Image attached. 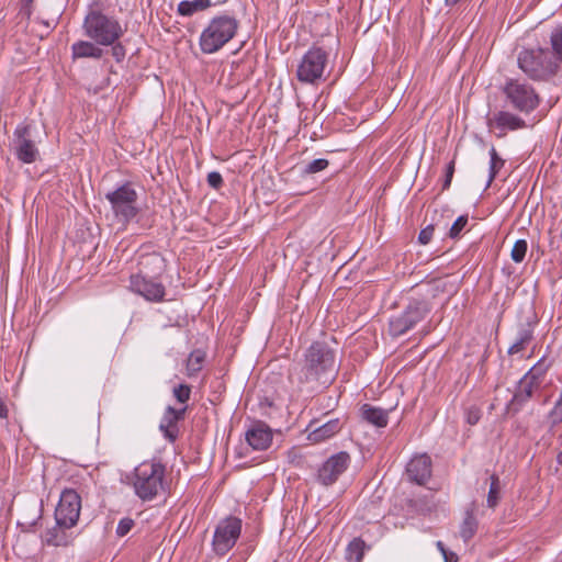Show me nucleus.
<instances>
[{"mask_svg": "<svg viewBox=\"0 0 562 562\" xmlns=\"http://www.w3.org/2000/svg\"><path fill=\"white\" fill-rule=\"evenodd\" d=\"M313 341L303 352V358L295 363L291 378L296 382L301 392L308 394L329 387L336 380L340 363L337 360L336 340Z\"/></svg>", "mask_w": 562, "mask_h": 562, "instance_id": "1", "label": "nucleus"}, {"mask_svg": "<svg viewBox=\"0 0 562 562\" xmlns=\"http://www.w3.org/2000/svg\"><path fill=\"white\" fill-rule=\"evenodd\" d=\"M131 483L140 501L150 502L165 491L166 465L157 459L143 461L134 469Z\"/></svg>", "mask_w": 562, "mask_h": 562, "instance_id": "2", "label": "nucleus"}, {"mask_svg": "<svg viewBox=\"0 0 562 562\" xmlns=\"http://www.w3.org/2000/svg\"><path fill=\"white\" fill-rule=\"evenodd\" d=\"M518 68L533 81H549L560 71L557 58L544 47H528L517 55Z\"/></svg>", "mask_w": 562, "mask_h": 562, "instance_id": "3", "label": "nucleus"}, {"mask_svg": "<svg viewBox=\"0 0 562 562\" xmlns=\"http://www.w3.org/2000/svg\"><path fill=\"white\" fill-rule=\"evenodd\" d=\"M82 30L87 37L102 46L113 45L124 33L115 18L109 16L98 9H91L87 13Z\"/></svg>", "mask_w": 562, "mask_h": 562, "instance_id": "4", "label": "nucleus"}, {"mask_svg": "<svg viewBox=\"0 0 562 562\" xmlns=\"http://www.w3.org/2000/svg\"><path fill=\"white\" fill-rule=\"evenodd\" d=\"M239 22L228 14L214 16L200 36V48L204 54H214L227 44L238 30Z\"/></svg>", "mask_w": 562, "mask_h": 562, "instance_id": "5", "label": "nucleus"}, {"mask_svg": "<svg viewBox=\"0 0 562 562\" xmlns=\"http://www.w3.org/2000/svg\"><path fill=\"white\" fill-rule=\"evenodd\" d=\"M328 57L329 53L325 48L317 45L311 46L297 65V80L302 83L317 85L324 79Z\"/></svg>", "mask_w": 562, "mask_h": 562, "instance_id": "6", "label": "nucleus"}, {"mask_svg": "<svg viewBox=\"0 0 562 562\" xmlns=\"http://www.w3.org/2000/svg\"><path fill=\"white\" fill-rule=\"evenodd\" d=\"M105 199L110 202L114 216L124 224L130 223L138 214V194L131 182L108 192Z\"/></svg>", "mask_w": 562, "mask_h": 562, "instance_id": "7", "label": "nucleus"}, {"mask_svg": "<svg viewBox=\"0 0 562 562\" xmlns=\"http://www.w3.org/2000/svg\"><path fill=\"white\" fill-rule=\"evenodd\" d=\"M503 93L513 109L521 113H531L540 104V97L536 89L518 79H509L506 81Z\"/></svg>", "mask_w": 562, "mask_h": 562, "instance_id": "8", "label": "nucleus"}, {"mask_svg": "<svg viewBox=\"0 0 562 562\" xmlns=\"http://www.w3.org/2000/svg\"><path fill=\"white\" fill-rule=\"evenodd\" d=\"M430 312L429 303L425 300H412L405 310L393 316L389 323V331L393 337H400L413 329Z\"/></svg>", "mask_w": 562, "mask_h": 562, "instance_id": "9", "label": "nucleus"}, {"mask_svg": "<svg viewBox=\"0 0 562 562\" xmlns=\"http://www.w3.org/2000/svg\"><path fill=\"white\" fill-rule=\"evenodd\" d=\"M241 527V519L235 516H228L217 524L212 540L216 555L224 557L234 548L240 537Z\"/></svg>", "mask_w": 562, "mask_h": 562, "instance_id": "10", "label": "nucleus"}, {"mask_svg": "<svg viewBox=\"0 0 562 562\" xmlns=\"http://www.w3.org/2000/svg\"><path fill=\"white\" fill-rule=\"evenodd\" d=\"M81 510V496L74 488H65L55 509V521L60 526H76Z\"/></svg>", "mask_w": 562, "mask_h": 562, "instance_id": "11", "label": "nucleus"}, {"mask_svg": "<svg viewBox=\"0 0 562 562\" xmlns=\"http://www.w3.org/2000/svg\"><path fill=\"white\" fill-rule=\"evenodd\" d=\"M128 289L142 296L144 300L153 303H159L165 300L166 288L158 281V278L131 274Z\"/></svg>", "mask_w": 562, "mask_h": 562, "instance_id": "12", "label": "nucleus"}, {"mask_svg": "<svg viewBox=\"0 0 562 562\" xmlns=\"http://www.w3.org/2000/svg\"><path fill=\"white\" fill-rule=\"evenodd\" d=\"M350 456L340 451L329 457L318 469L316 480L323 486L336 483L339 476L348 469Z\"/></svg>", "mask_w": 562, "mask_h": 562, "instance_id": "13", "label": "nucleus"}, {"mask_svg": "<svg viewBox=\"0 0 562 562\" xmlns=\"http://www.w3.org/2000/svg\"><path fill=\"white\" fill-rule=\"evenodd\" d=\"M13 144L15 156L24 164H33L40 156L38 148L32 139L31 126L21 124L14 130Z\"/></svg>", "mask_w": 562, "mask_h": 562, "instance_id": "14", "label": "nucleus"}, {"mask_svg": "<svg viewBox=\"0 0 562 562\" xmlns=\"http://www.w3.org/2000/svg\"><path fill=\"white\" fill-rule=\"evenodd\" d=\"M137 267L135 274L159 279L166 270V260L159 252H146L138 257Z\"/></svg>", "mask_w": 562, "mask_h": 562, "instance_id": "15", "label": "nucleus"}, {"mask_svg": "<svg viewBox=\"0 0 562 562\" xmlns=\"http://www.w3.org/2000/svg\"><path fill=\"white\" fill-rule=\"evenodd\" d=\"M537 324V316L532 315L518 325L517 337L507 351L509 356L522 352L530 345L533 340V331Z\"/></svg>", "mask_w": 562, "mask_h": 562, "instance_id": "16", "label": "nucleus"}, {"mask_svg": "<svg viewBox=\"0 0 562 562\" xmlns=\"http://www.w3.org/2000/svg\"><path fill=\"white\" fill-rule=\"evenodd\" d=\"M273 432L268 424H252L245 432L247 443L254 450H267L272 442Z\"/></svg>", "mask_w": 562, "mask_h": 562, "instance_id": "17", "label": "nucleus"}, {"mask_svg": "<svg viewBox=\"0 0 562 562\" xmlns=\"http://www.w3.org/2000/svg\"><path fill=\"white\" fill-rule=\"evenodd\" d=\"M487 125L490 128H497L501 131L498 136H504L506 131H516L526 127V122L518 115L507 112L498 111L488 119Z\"/></svg>", "mask_w": 562, "mask_h": 562, "instance_id": "18", "label": "nucleus"}, {"mask_svg": "<svg viewBox=\"0 0 562 562\" xmlns=\"http://www.w3.org/2000/svg\"><path fill=\"white\" fill-rule=\"evenodd\" d=\"M406 471L412 481L423 485L431 476V459L427 454L415 457L408 462Z\"/></svg>", "mask_w": 562, "mask_h": 562, "instance_id": "19", "label": "nucleus"}, {"mask_svg": "<svg viewBox=\"0 0 562 562\" xmlns=\"http://www.w3.org/2000/svg\"><path fill=\"white\" fill-rule=\"evenodd\" d=\"M74 526H60L58 521L53 528L47 529L43 535V541L47 546L67 547L72 542L70 530Z\"/></svg>", "mask_w": 562, "mask_h": 562, "instance_id": "20", "label": "nucleus"}, {"mask_svg": "<svg viewBox=\"0 0 562 562\" xmlns=\"http://www.w3.org/2000/svg\"><path fill=\"white\" fill-rule=\"evenodd\" d=\"M101 45L94 41H78L71 45V57L74 60L80 58L100 59L103 57V49Z\"/></svg>", "mask_w": 562, "mask_h": 562, "instance_id": "21", "label": "nucleus"}, {"mask_svg": "<svg viewBox=\"0 0 562 562\" xmlns=\"http://www.w3.org/2000/svg\"><path fill=\"white\" fill-rule=\"evenodd\" d=\"M539 386L540 384L538 383V381H535L533 379L525 374L517 385V390L510 402V409L516 411L519 405H521L524 402L531 397L533 391Z\"/></svg>", "mask_w": 562, "mask_h": 562, "instance_id": "22", "label": "nucleus"}, {"mask_svg": "<svg viewBox=\"0 0 562 562\" xmlns=\"http://www.w3.org/2000/svg\"><path fill=\"white\" fill-rule=\"evenodd\" d=\"M206 359V352L202 349H194L186 360V374L189 378L196 376L203 369Z\"/></svg>", "mask_w": 562, "mask_h": 562, "instance_id": "23", "label": "nucleus"}, {"mask_svg": "<svg viewBox=\"0 0 562 562\" xmlns=\"http://www.w3.org/2000/svg\"><path fill=\"white\" fill-rule=\"evenodd\" d=\"M393 408H383L371 404H363L360 408L361 418L364 422H387Z\"/></svg>", "mask_w": 562, "mask_h": 562, "instance_id": "24", "label": "nucleus"}, {"mask_svg": "<svg viewBox=\"0 0 562 562\" xmlns=\"http://www.w3.org/2000/svg\"><path fill=\"white\" fill-rule=\"evenodd\" d=\"M211 5V0H184L178 4L177 13L182 16H191L196 12L209 9Z\"/></svg>", "mask_w": 562, "mask_h": 562, "instance_id": "25", "label": "nucleus"}, {"mask_svg": "<svg viewBox=\"0 0 562 562\" xmlns=\"http://www.w3.org/2000/svg\"><path fill=\"white\" fill-rule=\"evenodd\" d=\"M339 424H322V426L314 429L307 435V439L312 443H319L331 438L334 435L339 432Z\"/></svg>", "mask_w": 562, "mask_h": 562, "instance_id": "26", "label": "nucleus"}, {"mask_svg": "<svg viewBox=\"0 0 562 562\" xmlns=\"http://www.w3.org/2000/svg\"><path fill=\"white\" fill-rule=\"evenodd\" d=\"M477 530V520L474 516V509L469 508L465 510V516L460 526V536L467 542L472 539Z\"/></svg>", "mask_w": 562, "mask_h": 562, "instance_id": "27", "label": "nucleus"}, {"mask_svg": "<svg viewBox=\"0 0 562 562\" xmlns=\"http://www.w3.org/2000/svg\"><path fill=\"white\" fill-rule=\"evenodd\" d=\"M367 548L364 540L361 538L352 539L346 549V560L349 562H361Z\"/></svg>", "mask_w": 562, "mask_h": 562, "instance_id": "28", "label": "nucleus"}, {"mask_svg": "<svg viewBox=\"0 0 562 562\" xmlns=\"http://www.w3.org/2000/svg\"><path fill=\"white\" fill-rule=\"evenodd\" d=\"M550 53L557 58L559 66L562 64V25L555 26L550 33Z\"/></svg>", "mask_w": 562, "mask_h": 562, "instance_id": "29", "label": "nucleus"}, {"mask_svg": "<svg viewBox=\"0 0 562 562\" xmlns=\"http://www.w3.org/2000/svg\"><path fill=\"white\" fill-rule=\"evenodd\" d=\"M501 498V481L497 474L491 475V484L487 494V506L495 508Z\"/></svg>", "mask_w": 562, "mask_h": 562, "instance_id": "30", "label": "nucleus"}, {"mask_svg": "<svg viewBox=\"0 0 562 562\" xmlns=\"http://www.w3.org/2000/svg\"><path fill=\"white\" fill-rule=\"evenodd\" d=\"M552 362L542 357L526 374L540 384Z\"/></svg>", "mask_w": 562, "mask_h": 562, "instance_id": "31", "label": "nucleus"}, {"mask_svg": "<svg viewBox=\"0 0 562 562\" xmlns=\"http://www.w3.org/2000/svg\"><path fill=\"white\" fill-rule=\"evenodd\" d=\"M490 155H491V164H490V175H488L487 187L493 182V180L496 178L498 171L505 165V160L498 156V154L494 147L491 148Z\"/></svg>", "mask_w": 562, "mask_h": 562, "instance_id": "32", "label": "nucleus"}, {"mask_svg": "<svg viewBox=\"0 0 562 562\" xmlns=\"http://www.w3.org/2000/svg\"><path fill=\"white\" fill-rule=\"evenodd\" d=\"M527 249L528 244L526 239L516 240L510 251L512 260L516 263L522 262L526 257Z\"/></svg>", "mask_w": 562, "mask_h": 562, "instance_id": "33", "label": "nucleus"}, {"mask_svg": "<svg viewBox=\"0 0 562 562\" xmlns=\"http://www.w3.org/2000/svg\"><path fill=\"white\" fill-rule=\"evenodd\" d=\"M328 165L329 161L325 158L314 159L304 167L303 172L306 175H313L325 170L328 167Z\"/></svg>", "mask_w": 562, "mask_h": 562, "instance_id": "34", "label": "nucleus"}, {"mask_svg": "<svg viewBox=\"0 0 562 562\" xmlns=\"http://www.w3.org/2000/svg\"><path fill=\"white\" fill-rule=\"evenodd\" d=\"M469 222L468 215H460L452 224L450 231H449V237L452 239L459 238L461 235V232L467 226Z\"/></svg>", "mask_w": 562, "mask_h": 562, "instance_id": "35", "label": "nucleus"}, {"mask_svg": "<svg viewBox=\"0 0 562 562\" xmlns=\"http://www.w3.org/2000/svg\"><path fill=\"white\" fill-rule=\"evenodd\" d=\"M159 429L170 442H175L180 434L178 424H159Z\"/></svg>", "mask_w": 562, "mask_h": 562, "instance_id": "36", "label": "nucleus"}, {"mask_svg": "<svg viewBox=\"0 0 562 562\" xmlns=\"http://www.w3.org/2000/svg\"><path fill=\"white\" fill-rule=\"evenodd\" d=\"M172 393L179 403L184 404L190 398L191 386L188 384H179L173 387Z\"/></svg>", "mask_w": 562, "mask_h": 562, "instance_id": "37", "label": "nucleus"}, {"mask_svg": "<svg viewBox=\"0 0 562 562\" xmlns=\"http://www.w3.org/2000/svg\"><path fill=\"white\" fill-rule=\"evenodd\" d=\"M186 407L183 408H173L171 406L167 407L165 419L166 422H180L184 419Z\"/></svg>", "mask_w": 562, "mask_h": 562, "instance_id": "38", "label": "nucleus"}, {"mask_svg": "<svg viewBox=\"0 0 562 562\" xmlns=\"http://www.w3.org/2000/svg\"><path fill=\"white\" fill-rule=\"evenodd\" d=\"M134 525H135V522L132 518H130V517L122 518L117 524L116 535L119 537L126 536L132 530Z\"/></svg>", "mask_w": 562, "mask_h": 562, "instance_id": "39", "label": "nucleus"}, {"mask_svg": "<svg viewBox=\"0 0 562 562\" xmlns=\"http://www.w3.org/2000/svg\"><path fill=\"white\" fill-rule=\"evenodd\" d=\"M456 168V160L452 159L446 167L445 178L442 182L441 191H446L450 188Z\"/></svg>", "mask_w": 562, "mask_h": 562, "instance_id": "40", "label": "nucleus"}, {"mask_svg": "<svg viewBox=\"0 0 562 562\" xmlns=\"http://www.w3.org/2000/svg\"><path fill=\"white\" fill-rule=\"evenodd\" d=\"M206 180H207V184L211 188L216 189V190H218L224 183L222 175L217 171L210 172L207 175Z\"/></svg>", "mask_w": 562, "mask_h": 562, "instance_id": "41", "label": "nucleus"}, {"mask_svg": "<svg viewBox=\"0 0 562 562\" xmlns=\"http://www.w3.org/2000/svg\"><path fill=\"white\" fill-rule=\"evenodd\" d=\"M434 231H435V227H434L432 224L427 225L425 228H423L419 232L418 241L422 245H427L431 240V238H432Z\"/></svg>", "mask_w": 562, "mask_h": 562, "instance_id": "42", "label": "nucleus"}, {"mask_svg": "<svg viewBox=\"0 0 562 562\" xmlns=\"http://www.w3.org/2000/svg\"><path fill=\"white\" fill-rule=\"evenodd\" d=\"M111 46H112L111 53H112V56L114 57V59L117 63L122 61L126 54L125 47L117 41Z\"/></svg>", "mask_w": 562, "mask_h": 562, "instance_id": "43", "label": "nucleus"}, {"mask_svg": "<svg viewBox=\"0 0 562 562\" xmlns=\"http://www.w3.org/2000/svg\"><path fill=\"white\" fill-rule=\"evenodd\" d=\"M33 2L34 0H21L20 14L24 15L27 20L31 19L34 12Z\"/></svg>", "mask_w": 562, "mask_h": 562, "instance_id": "44", "label": "nucleus"}, {"mask_svg": "<svg viewBox=\"0 0 562 562\" xmlns=\"http://www.w3.org/2000/svg\"><path fill=\"white\" fill-rule=\"evenodd\" d=\"M467 415V422H479L482 418L481 408L475 405L468 407Z\"/></svg>", "mask_w": 562, "mask_h": 562, "instance_id": "45", "label": "nucleus"}, {"mask_svg": "<svg viewBox=\"0 0 562 562\" xmlns=\"http://www.w3.org/2000/svg\"><path fill=\"white\" fill-rule=\"evenodd\" d=\"M212 404V413H213V416H210L207 415L205 417V419H210V418H214L216 420H220L222 417L220 416V412L223 409L222 405H215L213 403Z\"/></svg>", "mask_w": 562, "mask_h": 562, "instance_id": "46", "label": "nucleus"}, {"mask_svg": "<svg viewBox=\"0 0 562 562\" xmlns=\"http://www.w3.org/2000/svg\"><path fill=\"white\" fill-rule=\"evenodd\" d=\"M442 555L445 558V562H458V555L449 550Z\"/></svg>", "mask_w": 562, "mask_h": 562, "instance_id": "47", "label": "nucleus"}, {"mask_svg": "<svg viewBox=\"0 0 562 562\" xmlns=\"http://www.w3.org/2000/svg\"><path fill=\"white\" fill-rule=\"evenodd\" d=\"M0 418H8V407L2 400H0Z\"/></svg>", "mask_w": 562, "mask_h": 562, "instance_id": "48", "label": "nucleus"}, {"mask_svg": "<svg viewBox=\"0 0 562 562\" xmlns=\"http://www.w3.org/2000/svg\"><path fill=\"white\" fill-rule=\"evenodd\" d=\"M437 548L442 554H446V552L448 551L441 541L437 542Z\"/></svg>", "mask_w": 562, "mask_h": 562, "instance_id": "49", "label": "nucleus"}, {"mask_svg": "<svg viewBox=\"0 0 562 562\" xmlns=\"http://www.w3.org/2000/svg\"><path fill=\"white\" fill-rule=\"evenodd\" d=\"M327 422H330V423L338 422V418L337 417H335V418L331 417Z\"/></svg>", "mask_w": 562, "mask_h": 562, "instance_id": "50", "label": "nucleus"}, {"mask_svg": "<svg viewBox=\"0 0 562 562\" xmlns=\"http://www.w3.org/2000/svg\"><path fill=\"white\" fill-rule=\"evenodd\" d=\"M376 427H385L387 424H382V423H379V424H374Z\"/></svg>", "mask_w": 562, "mask_h": 562, "instance_id": "51", "label": "nucleus"}, {"mask_svg": "<svg viewBox=\"0 0 562 562\" xmlns=\"http://www.w3.org/2000/svg\"><path fill=\"white\" fill-rule=\"evenodd\" d=\"M43 24L47 27L49 26V23L47 21H43Z\"/></svg>", "mask_w": 562, "mask_h": 562, "instance_id": "52", "label": "nucleus"}, {"mask_svg": "<svg viewBox=\"0 0 562 562\" xmlns=\"http://www.w3.org/2000/svg\"><path fill=\"white\" fill-rule=\"evenodd\" d=\"M314 422H317V418L314 417L311 419V423H314Z\"/></svg>", "mask_w": 562, "mask_h": 562, "instance_id": "53", "label": "nucleus"}]
</instances>
